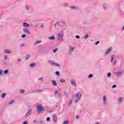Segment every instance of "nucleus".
Instances as JSON below:
<instances>
[{
	"instance_id": "7c9ffc66",
	"label": "nucleus",
	"mask_w": 124,
	"mask_h": 124,
	"mask_svg": "<svg viewBox=\"0 0 124 124\" xmlns=\"http://www.w3.org/2000/svg\"><path fill=\"white\" fill-rule=\"evenodd\" d=\"M55 75H56L57 76H60V72L56 71L55 72Z\"/></svg>"
},
{
	"instance_id": "37998d69",
	"label": "nucleus",
	"mask_w": 124,
	"mask_h": 124,
	"mask_svg": "<svg viewBox=\"0 0 124 124\" xmlns=\"http://www.w3.org/2000/svg\"><path fill=\"white\" fill-rule=\"evenodd\" d=\"M50 117H47V118H46V121H47V122H50Z\"/></svg>"
},
{
	"instance_id": "603ef678",
	"label": "nucleus",
	"mask_w": 124,
	"mask_h": 124,
	"mask_svg": "<svg viewBox=\"0 0 124 124\" xmlns=\"http://www.w3.org/2000/svg\"><path fill=\"white\" fill-rule=\"evenodd\" d=\"M3 64H4L5 65H6V64H7V63H6V62H4L3 63Z\"/></svg>"
},
{
	"instance_id": "bf43d9fd",
	"label": "nucleus",
	"mask_w": 124,
	"mask_h": 124,
	"mask_svg": "<svg viewBox=\"0 0 124 124\" xmlns=\"http://www.w3.org/2000/svg\"><path fill=\"white\" fill-rule=\"evenodd\" d=\"M95 124H99L98 123H95Z\"/></svg>"
},
{
	"instance_id": "a211bd4d",
	"label": "nucleus",
	"mask_w": 124,
	"mask_h": 124,
	"mask_svg": "<svg viewBox=\"0 0 124 124\" xmlns=\"http://www.w3.org/2000/svg\"><path fill=\"white\" fill-rule=\"evenodd\" d=\"M36 66V63H32L30 64V67H31V68H32L33 67H35Z\"/></svg>"
},
{
	"instance_id": "ea45409f",
	"label": "nucleus",
	"mask_w": 124,
	"mask_h": 124,
	"mask_svg": "<svg viewBox=\"0 0 124 124\" xmlns=\"http://www.w3.org/2000/svg\"><path fill=\"white\" fill-rule=\"evenodd\" d=\"M3 60H4V62H5V61L7 60V56H4Z\"/></svg>"
},
{
	"instance_id": "5fc2aeb1",
	"label": "nucleus",
	"mask_w": 124,
	"mask_h": 124,
	"mask_svg": "<svg viewBox=\"0 0 124 124\" xmlns=\"http://www.w3.org/2000/svg\"><path fill=\"white\" fill-rule=\"evenodd\" d=\"M40 124H43V121H40Z\"/></svg>"
},
{
	"instance_id": "9d476101",
	"label": "nucleus",
	"mask_w": 124,
	"mask_h": 124,
	"mask_svg": "<svg viewBox=\"0 0 124 124\" xmlns=\"http://www.w3.org/2000/svg\"><path fill=\"white\" fill-rule=\"evenodd\" d=\"M52 120L54 124L57 123V122H58V118H57V116L53 115Z\"/></svg>"
},
{
	"instance_id": "864d4df0",
	"label": "nucleus",
	"mask_w": 124,
	"mask_h": 124,
	"mask_svg": "<svg viewBox=\"0 0 124 124\" xmlns=\"http://www.w3.org/2000/svg\"><path fill=\"white\" fill-rule=\"evenodd\" d=\"M76 119H79V116L77 115V116H76Z\"/></svg>"
},
{
	"instance_id": "58836bf2",
	"label": "nucleus",
	"mask_w": 124,
	"mask_h": 124,
	"mask_svg": "<svg viewBox=\"0 0 124 124\" xmlns=\"http://www.w3.org/2000/svg\"><path fill=\"white\" fill-rule=\"evenodd\" d=\"M33 123L34 124H37V123H38V121H37V120H34L33 121Z\"/></svg>"
},
{
	"instance_id": "79ce46f5",
	"label": "nucleus",
	"mask_w": 124,
	"mask_h": 124,
	"mask_svg": "<svg viewBox=\"0 0 124 124\" xmlns=\"http://www.w3.org/2000/svg\"><path fill=\"white\" fill-rule=\"evenodd\" d=\"M116 87H117V85L116 84L113 85L112 87V89H115V88H116Z\"/></svg>"
},
{
	"instance_id": "7ed1b4c3",
	"label": "nucleus",
	"mask_w": 124,
	"mask_h": 124,
	"mask_svg": "<svg viewBox=\"0 0 124 124\" xmlns=\"http://www.w3.org/2000/svg\"><path fill=\"white\" fill-rule=\"evenodd\" d=\"M48 63L52 66H56V67H61V64L57 62H54L53 61L49 60Z\"/></svg>"
},
{
	"instance_id": "6ab92c4d",
	"label": "nucleus",
	"mask_w": 124,
	"mask_h": 124,
	"mask_svg": "<svg viewBox=\"0 0 124 124\" xmlns=\"http://www.w3.org/2000/svg\"><path fill=\"white\" fill-rule=\"evenodd\" d=\"M103 8L104 10H106L107 9V4L103 3L102 5Z\"/></svg>"
},
{
	"instance_id": "6e6552de",
	"label": "nucleus",
	"mask_w": 124,
	"mask_h": 124,
	"mask_svg": "<svg viewBox=\"0 0 124 124\" xmlns=\"http://www.w3.org/2000/svg\"><path fill=\"white\" fill-rule=\"evenodd\" d=\"M115 58H116V56L114 55H112L110 57V62L111 63H114V64H116V61H114V60H115Z\"/></svg>"
},
{
	"instance_id": "c756f323",
	"label": "nucleus",
	"mask_w": 124,
	"mask_h": 124,
	"mask_svg": "<svg viewBox=\"0 0 124 124\" xmlns=\"http://www.w3.org/2000/svg\"><path fill=\"white\" fill-rule=\"evenodd\" d=\"M6 96V93H3L1 94L2 98H4V97H5Z\"/></svg>"
},
{
	"instance_id": "39448f33",
	"label": "nucleus",
	"mask_w": 124,
	"mask_h": 124,
	"mask_svg": "<svg viewBox=\"0 0 124 124\" xmlns=\"http://www.w3.org/2000/svg\"><path fill=\"white\" fill-rule=\"evenodd\" d=\"M37 109L38 113H41V112H44V111H45L44 107H42V106L40 105H38L37 106Z\"/></svg>"
},
{
	"instance_id": "09e8293b",
	"label": "nucleus",
	"mask_w": 124,
	"mask_h": 124,
	"mask_svg": "<svg viewBox=\"0 0 124 124\" xmlns=\"http://www.w3.org/2000/svg\"><path fill=\"white\" fill-rule=\"evenodd\" d=\"M23 124H28V121H25L23 123Z\"/></svg>"
},
{
	"instance_id": "4468645a",
	"label": "nucleus",
	"mask_w": 124,
	"mask_h": 124,
	"mask_svg": "<svg viewBox=\"0 0 124 124\" xmlns=\"http://www.w3.org/2000/svg\"><path fill=\"white\" fill-rule=\"evenodd\" d=\"M70 9H71V10H77V9H78V7L75 6H70Z\"/></svg>"
},
{
	"instance_id": "a878e982",
	"label": "nucleus",
	"mask_w": 124,
	"mask_h": 124,
	"mask_svg": "<svg viewBox=\"0 0 124 124\" xmlns=\"http://www.w3.org/2000/svg\"><path fill=\"white\" fill-rule=\"evenodd\" d=\"M60 82L61 83H65V79H64L63 78H61L60 79Z\"/></svg>"
},
{
	"instance_id": "8fccbe9b",
	"label": "nucleus",
	"mask_w": 124,
	"mask_h": 124,
	"mask_svg": "<svg viewBox=\"0 0 124 124\" xmlns=\"http://www.w3.org/2000/svg\"><path fill=\"white\" fill-rule=\"evenodd\" d=\"M0 75H2V70H0Z\"/></svg>"
},
{
	"instance_id": "f8f14e48",
	"label": "nucleus",
	"mask_w": 124,
	"mask_h": 124,
	"mask_svg": "<svg viewBox=\"0 0 124 124\" xmlns=\"http://www.w3.org/2000/svg\"><path fill=\"white\" fill-rule=\"evenodd\" d=\"M22 26L24 28H29V27H30V24L27 22H23L22 24Z\"/></svg>"
},
{
	"instance_id": "473e14b6",
	"label": "nucleus",
	"mask_w": 124,
	"mask_h": 124,
	"mask_svg": "<svg viewBox=\"0 0 124 124\" xmlns=\"http://www.w3.org/2000/svg\"><path fill=\"white\" fill-rule=\"evenodd\" d=\"M25 45L24 43H23V44H21L20 45V47L21 48H23V47H25Z\"/></svg>"
},
{
	"instance_id": "e433bc0d",
	"label": "nucleus",
	"mask_w": 124,
	"mask_h": 124,
	"mask_svg": "<svg viewBox=\"0 0 124 124\" xmlns=\"http://www.w3.org/2000/svg\"><path fill=\"white\" fill-rule=\"evenodd\" d=\"M26 36H27V35H26V34H23L21 35L22 38H25V37H26Z\"/></svg>"
},
{
	"instance_id": "2f4dec72",
	"label": "nucleus",
	"mask_w": 124,
	"mask_h": 124,
	"mask_svg": "<svg viewBox=\"0 0 124 124\" xmlns=\"http://www.w3.org/2000/svg\"><path fill=\"white\" fill-rule=\"evenodd\" d=\"M84 39H88L89 38V34H86L84 36Z\"/></svg>"
},
{
	"instance_id": "f03ea898",
	"label": "nucleus",
	"mask_w": 124,
	"mask_h": 124,
	"mask_svg": "<svg viewBox=\"0 0 124 124\" xmlns=\"http://www.w3.org/2000/svg\"><path fill=\"white\" fill-rule=\"evenodd\" d=\"M74 97L75 98V103H78V102L81 100V98H82V93L78 92L75 94Z\"/></svg>"
},
{
	"instance_id": "ddd939ff",
	"label": "nucleus",
	"mask_w": 124,
	"mask_h": 124,
	"mask_svg": "<svg viewBox=\"0 0 124 124\" xmlns=\"http://www.w3.org/2000/svg\"><path fill=\"white\" fill-rule=\"evenodd\" d=\"M24 32L27 34H30V31L27 28H24L23 30Z\"/></svg>"
},
{
	"instance_id": "c03bdc74",
	"label": "nucleus",
	"mask_w": 124,
	"mask_h": 124,
	"mask_svg": "<svg viewBox=\"0 0 124 124\" xmlns=\"http://www.w3.org/2000/svg\"><path fill=\"white\" fill-rule=\"evenodd\" d=\"M76 38H77V39H79L80 38V36L79 35H76Z\"/></svg>"
},
{
	"instance_id": "5701e85b",
	"label": "nucleus",
	"mask_w": 124,
	"mask_h": 124,
	"mask_svg": "<svg viewBox=\"0 0 124 124\" xmlns=\"http://www.w3.org/2000/svg\"><path fill=\"white\" fill-rule=\"evenodd\" d=\"M60 91H55V93H54V94L55 95H56L57 96H60Z\"/></svg>"
},
{
	"instance_id": "20e7f679",
	"label": "nucleus",
	"mask_w": 124,
	"mask_h": 124,
	"mask_svg": "<svg viewBox=\"0 0 124 124\" xmlns=\"http://www.w3.org/2000/svg\"><path fill=\"white\" fill-rule=\"evenodd\" d=\"M74 50H75V48L72 45H69L68 46V54L70 55H72V53L74 52Z\"/></svg>"
},
{
	"instance_id": "f704fd0d",
	"label": "nucleus",
	"mask_w": 124,
	"mask_h": 124,
	"mask_svg": "<svg viewBox=\"0 0 124 124\" xmlns=\"http://www.w3.org/2000/svg\"><path fill=\"white\" fill-rule=\"evenodd\" d=\"M20 93H25V90L21 89L20 90Z\"/></svg>"
},
{
	"instance_id": "bb28decb",
	"label": "nucleus",
	"mask_w": 124,
	"mask_h": 124,
	"mask_svg": "<svg viewBox=\"0 0 124 124\" xmlns=\"http://www.w3.org/2000/svg\"><path fill=\"white\" fill-rule=\"evenodd\" d=\"M123 102V98L120 97L118 99V103H122Z\"/></svg>"
},
{
	"instance_id": "6e6d98bb",
	"label": "nucleus",
	"mask_w": 124,
	"mask_h": 124,
	"mask_svg": "<svg viewBox=\"0 0 124 124\" xmlns=\"http://www.w3.org/2000/svg\"><path fill=\"white\" fill-rule=\"evenodd\" d=\"M37 92H42V91H41V90H37Z\"/></svg>"
},
{
	"instance_id": "13d9d810",
	"label": "nucleus",
	"mask_w": 124,
	"mask_h": 124,
	"mask_svg": "<svg viewBox=\"0 0 124 124\" xmlns=\"http://www.w3.org/2000/svg\"><path fill=\"white\" fill-rule=\"evenodd\" d=\"M64 95H66V92L64 93Z\"/></svg>"
},
{
	"instance_id": "4d7b16f0",
	"label": "nucleus",
	"mask_w": 124,
	"mask_h": 124,
	"mask_svg": "<svg viewBox=\"0 0 124 124\" xmlns=\"http://www.w3.org/2000/svg\"><path fill=\"white\" fill-rule=\"evenodd\" d=\"M18 62H21V59H19L17 60Z\"/></svg>"
},
{
	"instance_id": "72a5a7b5",
	"label": "nucleus",
	"mask_w": 124,
	"mask_h": 124,
	"mask_svg": "<svg viewBox=\"0 0 124 124\" xmlns=\"http://www.w3.org/2000/svg\"><path fill=\"white\" fill-rule=\"evenodd\" d=\"M112 75V74L111 73H108V74H107V77L108 78L109 77H111V76Z\"/></svg>"
},
{
	"instance_id": "a19ab883",
	"label": "nucleus",
	"mask_w": 124,
	"mask_h": 124,
	"mask_svg": "<svg viewBox=\"0 0 124 124\" xmlns=\"http://www.w3.org/2000/svg\"><path fill=\"white\" fill-rule=\"evenodd\" d=\"M93 74H91L88 76V78H93Z\"/></svg>"
},
{
	"instance_id": "4c0bfd02",
	"label": "nucleus",
	"mask_w": 124,
	"mask_h": 124,
	"mask_svg": "<svg viewBox=\"0 0 124 124\" xmlns=\"http://www.w3.org/2000/svg\"><path fill=\"white\" fill-rule=\"evenodd\" d=\"M60 25V23H59V22H56V23H55V24H54V26H55V27L56 26H59Z\"/></svg>"
},
{
	"instance_id": "49530a36",
	"label": "nucleus",
	"mask_w": 124,
	"mask_h": 124,
	"mask_svg": "<svg viewBox=\"0 0 124 124\" xmlns=\"http://www.w3.org/2000/svg\"><path fill=\"white\" fill-rule=\"evenodd\" d=\"M60 23H62V24H65V21L62 20L60 21Z\"/></svg>"
},
{
	"instance_id": "1a4fd4ad",
	"label": "nucleus",
	"mask_w": 124,
	"mask_h": 124,
	"mask_svg": "<svg viewBox=\"0 0 124 124\" xmlns=\"http://www.w3.org/2000/svg\"><path fill=\"white\" fill-rule=\"evenodd\" d=\"M71 84L73 87H76L77 86V83L74 79L71 80Z\"/></svg>"
},
{
	"instance_id": "0eeeda50",
	"label": "nucleus",
	"mask_w": 124,
	"mask_h": 124,
	"mask_svg": "<svg viewBox=\"0 0 124 124\" xmlns=\"http://www.w3.org/2000/svg\"><path fill=\"white\" fill-rule=\"evenodd\" d=\"M113 50V47H110L108 49L106 50V52L105 53V56H108L110 53H111V51Z\"/></svg>"
},
{
	"instance_id": "aec40b11",
	"label": "nucleus",
	"mask_w": 124,
	"mask_h": 124,
	"mask_svg": "<svg viewBox=\"0 0 124 124\" xmlns=\"http://www.w3.org/2000/svg\"><path fill=\"white\" fill-rule=\"evenodd\" d=\"M123 74V73L122 72H118L117 73H115V75L116 76H118V77L121 76Z\"/></svg>"
},
{
	"instance_id": "a18cd8bd",
	"label": "nucleus",
	"mask_w": 124,
	"mask_h": 124,
	"mask_svg": "<svg viewBox=\"0 0 124 124\" xmlns=\"http://www.w3.org/2000/svg\"><path fill=\"white\" fill-rule=\"evenodd\" d=\"M58 51V48H55L53 50V53H56Z\"/></svg>"
},
{
	"instance_id": "4be33fe9",
	"label": "nucleus",
	"mask_w": 124,
	"mask_h": 124,
	"mask_svg": "<svg viewBox=\"0 0 124 124\" xmlns=\"http://www.w3.org/2000/svg\"><path fill=\"white\" fill-rule=\"evenodd\" d=\"M14 102H15V100H11V101H10L8 102V105H12V104H13V103H14Z\"/></svg>"
},
{
	"instance_id": "423d86ee",
	"label": "nucleus",
	"mask_w": 124,
	"mask_h": 124,
	"mask_svg": "<svg viewBox=\"0 0 124 124\" xmlns=\"http://www.w3.org/2000/svg\"><path fill=\"white\" fill-rule=\"evenodd\" d=\"M108 104V101H107V96L104 95L103 96V105L104 106H107Z\"/></svg>"
},
{
	"instance_id": "f3484780",
	"label": "nucleus",
	"mask_w": 124,
	"mask_h": 124,
	"mask_svg": "<svg viewBox=\"0 0 124 124\" xmlns=\"http://www.w3.org/2000/svg\"><path fill=\"white\" fill-rule=\"evenodd\" d=\"M73 102V100H72V99L69 100V101L68 102V105L69 107H71V105H72Z\"/></svg>"
},
{
	"instance_id": "de8ad7c7",
	"label": "nucleus",
	"mask_w": 124,
	"mask_h": 124,
	"mask_svg": "<svg viewBox=\"0 0 124 124\" xmlns=\"http://www.w3.org/2000/svg\"><path fill=\"white\" fill-rule=\"evenodd\" d=\"M99 43H100L99 41H97V42L95 43V45H97L98 44H99Z\"/></svg>"
},
{
	"instance_id": "2eb2a0df",
	"label": "nucleus",
	"mask_w": 124,
	"mask_h": 124,
	"mask_svg": "<svg viewBox=\"0 0 124 124\" xmlns=\"http://www.w3.org/2000/svg\"><path fill=\"white\" fill-rule=\"evenodd\" d=\"M4 52L5 53V54H11L12 53V51L9 49H5Z\"/></svg>"
},
{
	"instance_id": "b1692460",
	"label": "nucleus",
	"mask_w": 124,
	"mask_h": 124,
	"mask_svg": "<svg viewBox=\"0 0 124 124\" xmlns=\"http://www.w3.org/2000/svg\"><path fill=\"white\" fill-rule=\"evenodd\" d=\"M48 39H49V40H55V36H49Z\"/></svg>"
},
{
	"instance_id": "f257e3e1",
	"label": "nucleus",
	"mask_w": 124,
	"mask_h": 124,
	"mask_svg": "<svg viewBox=\"0 0 124 124\" xmlns=\"http://www.w3.org/2000/svg\"><path fill=\"white\" fill-rule=\"evenodd\" d=\"M63 34H64L63 31H61L59 32L56 35L57 40L59 41H63Z\"/></svg>"
},
{
	"instance_id": "c9c22d12",
	"label": "nucleus",
	"mask_w": 124,
	"mask_h": 124,
	"mask_svg": "<svg viewBox=\"0 0 124 124\" xmlns=\"http://www.w3.org/2000/svg\"><path fill=\"white\" fill-rule=\"evenodd\" d=\"M38 81H41L42 82L43 81V78L41 77L38 79Z\"/></svg>"
},
{
	"instance_id": "cd10ccee",
	"label": "nucleus",
	"mask_w": 124,
	"mask_h": 124,
	"mask_svg": "<svg viewBox=\"0 0 124 124\" xmlns=\"http://www.w3.org/2000/svg\"><path fill=\"white\" fill-rule=\"evenodd\" d=\"M30 58H31V55L28 54H27L26 55V60L27 61H28V60H29L30 59Z\"/></svg>"
},
{
	"instance_id": "412c9836",
	"label": "nucleus",
	"mask_w": 124,
	"mask_h": 124,
	"mask_svg": "<svg viewBox=\"0 0 124 124\" xmlns=\"http://www.w3.org/2000/svg\"><path fill=\"white\" fill-rule=\"evenodd\" d=\"M25 9L26 10H27L28 11H30L31 10V9H30V5H25Z\"/></svg>"
},
{
	"instance_id": "9b49d317",
	"label": "nucleus",
	"mask_w": 124,
	"mask_h": 124,
	"mask_svg": "<svg viewBox=\"0 0 124 124\" xmlns=\"http://www.w3.org/2000/svg\"><path fill=\"white\" fill-rule=\"evenodd\" d=\"M31 109H30L28 110V111L27 112V113H26L25 117L26 118H28V117H29V116L31 115Z\"/></svg>"
},
{
	"instance_id": "c85d7f7f",
	"label": "nucleus",
	"mask_w": 124,
	"mask_h": 124,
	"mask_svg": "<svg viewBox=\"0 0 124 124\" xmlns=\"http://www.w3.org/2000/svg\"><path fill=\"white\" fill-rule=\"evenodd\" d=\"M42 41H37L35 42V45H37L38 44H40L41 43Z\"/></svg>"
},
{
	"instance_id": "393cba45",
	"label": "nucleus",
	"mask_w": 124,
	"mask_h": 124,
	"mask_svg": "<svg viewBox=\"0 0 124 124\" xmlns=\"http://www.w3.org/2000/svg\"><path fill=\"white\" fill-rule=\"evenodd\" d=\"M3 73H4V74H8V73H9V70L7 69V70H4L3 72Z\"/></svg>"
},
{
	"instance_id": "3c124183",
	"label": "nucleus",
	"mask_w": 124,
	"mask_h": 124,
	"mask_svg": "<svg viewBox=\"0 0 124 124\" xmlns=\"http://www.w3.org/2000/svg\"><path fill=\"white\" fill-rule=\"evenodd\" d=\"M38 26H39L38 24H36V25H35L34 26V27L35 28H37V27H38Z\"/></svg>"
},
{
	"instance_id": "dca6fc26",
	"label": "nucleus",
	"mask_w": 124,
	"mask_h": 124,
	"mask_svg": "<svg viewBox=\"0 0 124 124\" xmlns=\"http://www.w3.org/2000/svg\"><path fill=\"white\" fill-rule=\"evenodd\" d=\"M51 82L54 87H57V86H58V84H57V81H56V80H51Z\"/></svg>"
}]
</instances>
